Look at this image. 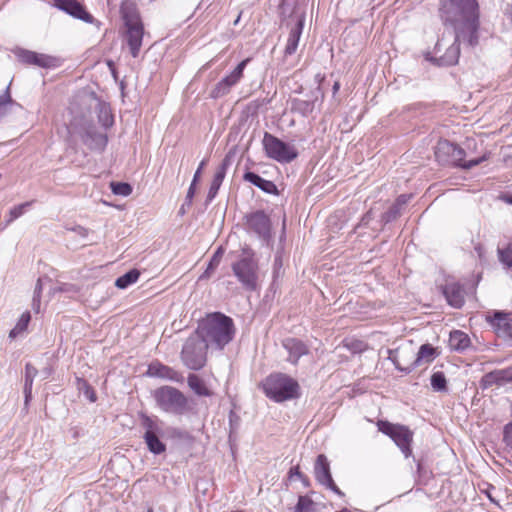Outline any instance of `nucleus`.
Instances as JSON below:
<instances>
[{
	"mask_svg": "<svg viewBox=\"0 0 512 512\" xmlns=\"http://www.w3.org/2000/svg\"><path fill=\"white\" fill-rule=\"evenodd\" d=\"M440 18L446 27L453 29V42L449 44L444 36L439 39L434 47L435 57L431 60L439 66H452L458 63L461 41L472 47L478 44V3L476 0H444Z\"/></svg>",
	"mask_w": 512,
	"mask_h": 512,
	"instance_id": "nucleus-1",
	"label": "nucleus"
},
{
	"mask_svg": "<svg viewBox=\"0 0 512 512\" xmlns=\"http://www.w3.org/2000/svg\"><path fill=\"white\" fill-rule=\"evenodd\" d=\"M195 333L207 343V347L223 349L233 339L235 328L230 317L215 312L199 323Z\"/></svg>",
	"mask_w": 512,
	"mask_h": 512,
	"instance_id": "nucleus-2",
	"label": "nucleus"
},
{
	"mask_svg": "<svg viewBox=\"0 0 512 512\" xmlns=\"http://www.w3.org/2000/svg\"><path fill=\"white\" fill-rule=\"evenodd\" d=\"M265 395L275 402H284L299 397V384L283 373L269 375L262 383Z\"/></svg>",
	"mask_w": 512,
	"mask_h": 512,
	"instance_id": "nucleus-3",
	"label": "nucleus"
},
{
	"mask_svg": "<svg viewBox=\"0 0 512 512\" xmlns=\"http://www.w3.org/2000/svg\"><path fill=\"white\" fill-rule=\"evenodd\" d=\"M435 157L439 163L453 164L463 169H471L486 160V155H483L480 158L465 161V151L448 140H441L437 143Z\"/></svg>",
	"mask_w": 512,
	"mask_h": 512,
	"instance_id": "nucleus-4",
	"label": "nucleus"
},
{
	"mask_svg": "<svg viewBox=\"0 0 512 512\" xmlns=\"http://www.w3.org/2000/svg\"><path fill=\"white\" fill-rule=\"evenodd\" d=\"M70 129L73 134L81 138L84 145L90 150L103 151L105 149L108 142L107 135L99 133L86 117L74 118L70 123Z\"/></svg>",
	"mask_w": 512,
	"mask_h": 512,
	"instance_id": "nucleus-5",
	"label": "nucleus"
},
{
	"mask_svg": "<svg viewBox=\"0 0 512 512\" xmlns=\"http://www.w3.org/2000/svg\"><path fill=\"white\" fill-rule=\"evenodd\" d=\"M207 343L196 333L191 335L184 343L181 359L185 366L191 370H199L206 363Z\"/></svg>",
	"mask_w": 512,
	"mask_h": 512,
	"instance_id": "nucleus-6",
	"label": "nucleus"
},
{
	"mask_svg": "<svg viewBox=\"0 0 512 512\" xmlns=\"http://www.w3.org/2000/svg\"><path fill=\"white\" fill-rule=\"evenodd\" d=\"M157 405L165 412L182 414L187 408V398L172 386H163L154 391Z\"/></svg>",
	"mask_w": 512,
	"mask_h": 512,
	"instance_id": "nucleus-7",
	"label": "nucleus"
},
{
	"mask_svg": "<svg viewBox=\"0 0 512 512\" xmlns=\"http://www.w3.org/2000/svg\"><path fill=\"white\" fill-rule=\"evenodd\" d=\"M262 143L266 156L279 163H290L298 156V152L293 145L283 142L268 132L264 133Z\"/></svg>",
	"mask_w": 512,
	"mask_h": 512,
	"instance_id": "nucleus-8",
	"label": "nucleus"
},
{
	"mask_svg": "<svg viewBox=\"0 0 512 512\" xmlns=\"http://www.w3.org/2000/svg\"><path fill=\"white\" fill-rule=\"evenodd\" d=\"M377 427L394 441L406 458L412 455L411 443L414 434L407 426L379 420Z\"/></svg>",
	"mask_w": 512,
	"mask_h": 512,
	"instance_id": "nucleus-9",
	"label": "nucleus"
},
{
	"mask_svg": "<svg viewBox=\"0 0 512 512\" xmlns=\"http://www.w3.org/2000/svg\"><path fill=\"white\" fill-rule=\"evenodd\" d=\"M232 269L235 276L247 290H256L258 264L254 258H241L232 265Z\"/></svg>",
	"mask_w": 512,
	"mask_h": 512,
	"instance_id": "nucleus-10",
	"label": "nucleus"
},
{
	"mask_svg": "<svg viewBox=\"0 0 512 512\" xmlns=\"http://www.w3.org/2000/svg\"><path fill=\"white\" fill-rule=\"evenodd\" d=\"M245 226L249 233L255 234L258 238L268 243L271 238V221L269 216L262 210L248 213L244 217Z\"/></svg>",
	"mask_w": 512,
	"mask_h": 512,
	"instance_id": "nucleus-11",
	"label": "nucleus"
},
{
	"mask_svg": "<svg viewBox=\"0 0 512 512\" xmlns=\"http://www.w3.org/2000/svg\"><path fill=\"white\" fill-rule=\"evenodd\" d=\"M388 359L394 364L395 368L401 372L409 374L418 365L415 363V352L410 345L400 346L396 349H388Z\"/></svg>",
	"mask_w": 512,
	"mask_h": 512,
	"instance_id": "nucleus-12",
	"label": "nucleus"
},
{
	"mask_svg": "<svg viewBox=\"0 0 512 512\" xmlns=\"http://www.w3.org/2000/svg\"><path fill=\"white\" fill-rule=\"evenodd\" d=\"M250 58H246L241 61L234 70L222 80H220L210 92V97L213 99L221 98L227 95L231 88L235 86L243 77V72Z\"/></svg>",
	"mask_w": 512,
	"mask_h": 512,
	"instance_id": "nucleus-13",
	"label": "nucleus"
},
{
	"mask_svg": "<svg viewBox=\"0 0 512 512\" xmlns=\"http://www.w3.org/2000/svg\"><path fill=\"white\" fill-rule=\"evenodd\" d=\"M314 475L315 479L326 488L332 490L338 495H343L341 490L336 486L333 481L331 472H330V464L327 457L324 454H319L316 458L314 465Z\"/></svg>",
	"mask_w": 512,
	"mask_h": 512,
	"instance_id": "nucleus-14",
	"label": "nucleus"
},
{
	"mask_svg": "<svg viewBox=\"0 0 512 512\" xmlns=\"http://www.w3.org/2000/svg\"><path fill=\"white\" fill-rule=\"evenodd\" d=\"M508 384H512V366L488 372L479 381V386L482 390L493 386L503 387Z\"/></svg>",
	"mask_w": 512,
	"mask_h": 512,
	"instance_id": "nucleus-15",
	"label": "nucleus"
},
{
	"mask_svg": "<svg viewBox=\"0 0 512 512\" xmlns=\"http://www.w3.org/2000/svg\"><path fill=\"white\" fill-rule=\"evenodd\" d=\"M54 6L86 23L93 22V16L76 0H54Z\"/></svg>",
	"mask_w": 512,
	"mask_h": 512,
	"instance_id": "nucleus-16",
	"label": "nucleus"
},
{
	"mask_svg": "<svg viewBox=\"0 0 512 512\" xmlns=\"http://www.w3.org/2000/svg\"><path fill=\"white\" fill-rule=\"evenodd\" d=\"M126 40L130 48L131 55L136 58L139 55L144 35V27L142 22L127 24Z\"/></svg>",
	"mask_w": 512,
	"mask_h": 512,
	"instance_id": "nucleus-17",
	"label": "nucleus"
},
{
	"mask_svg": "<svg viewBox=\"0 0 512 512\" xmlns=\"http://www.w3.org/2000/svg\"><path fill=\"white\" fill-rule=\"evenodd\" d=\"M286 27L289 29V36L287 39L284 54L285 56H291L296 52L298 47V43L304 27V16L299 15L297 17V23H287Z\"/></svg>",
	"mask_w": 512,
	"mask_h": 512,
	"instance_id": "nucleus-18",
	"label": "nucleus"
},
{
	"mask_svg": "<svg viewBox=\"0 0 512 512\" xmlns=\"http://www.w3.org/2000/svg\"><path fill=\"white\" fill-rule=\"evenodd\" d=\"M282 346L289 354L287 360L294 365L298 363L302 356L309 353V348L307 345L303 341L296 338L290 337L284 339L282 341Z\"/></svg>",
	"mask_w": 512,
	"mask_h": 512,
	"instance_id": "nucleus-19",
	"label": "nucleus"
},
{
	"mask_svg": "<svg viewBox=\"0 0 512 512\" xmlns=\"http://www.w3.org/2000/svg\"><path fill=\"white\" fill-rule=\"evenodd\" d=\"M443 295L449 305L461 308L465 303L464 290L459 283L448 282L442 287Z\"/></svg>",
	"mask_w": 512,
	"mask_h": 512,
	"instance_id": "nucleus-20",
	"label": "nucleus"
},
{
	"mask_svg": "<svg viewBox=\"0 0 512 512\" xmlns=\"http://www.w3.org/2000/svg\"><path fill=\"white\" fill-rule=\"evenodd\" d=\"M232 157L229 154H227L224 159L222 160L221 164L217 167L215 174L213 176L209 191H208V199L212 200L216 197L220 186L222 185V182L226 176L227 169L231 165Z\"/></svg>",
	"mask_w": 512,
	"mask_h": 512,
	"instance_id": "nucleus-21",
	"label": "nucleus"
},
{
	"mask_svg": "<svg viewBox=\"0 0 512 512\" xmlns=\"http://www.w3.org/2000/svg\"><path fill=\"white\" fill-rule=\"evenodd\" d=\"M319 96L323 95L321 93L320 87H317L314 91L311 92V96L308 99H293L291 104L292 111L297 112L302 116L310 115L315 108V103Z\"/></svg>",
	"mask_w": 512,
	"mask_h": 512,
	"instance_id": "nucleus-22",
	"label": "nucleus"
},
{
	"mask_svg": "<svg viewBox=\"0 0 512 512\" xmlns=\"http://www.w3.org/2000/svg\"><path fill=\"white\" fill-rule=\"evenodd\" d=\"M147 374L152 377H159L174 382H183V376L173 368L159 362H153L148 366Z\"/></svg>",
	"mask_w": 512,
	"mask_h": 512,
	"instance_id": "nucleus-23",
	"label": "nucleus"
},
{
	"mask_svg": "<svg viewBox=\"0 0 512 512\" xmlns=\"http://www.w3.org/2000/svg\"><path fill=\"white\" fill-rule=\"evenodd\" d=\"M279 9L285 26H287V23H297V17L299 15L305 17V11L298 7L296 0H282Z\"/></svg>",
	"mask_w": 512,
	"mask_h": 512,
	"instance_id": "nucleus-24",
	"label": "nucleus"
},
{
	"mask_svg": "<svg viewBox=\"0 0 512 512\" xmlns=\"http://www.w3.org/2000/svg\"><path fill=\"white\" fill-rule=\"evenodd\" d=\"M243 179L267 194L278 195L279 193L277 186L272 181L266 180L254 172H245Z\"/></svg>",
	"mask_w": 512,
	"mask_h": 512,
	"instance_id": "nucleus-25",
	"label": "nucleus"
},
{
	"mask_svg": "<svg viewBox=\"0 0 512 512\" xmlns=\"http://www.w3.org/2000/svg\"><path fill=\"white\" fill-rule=\"evenodd\" d=\"M120 13L125 25L141 22L136 3L132 0L122 1Z\"/></svg>",
	"mask_w": 512,
	"mask_h": 512,
	"instance_id": "nucleus-26",
	"label": "nucleus"
},
{
	"mask_svg": "<svg viewBox=\"0 0 512 512\" xmlns=\"http://www.w3.org/2000/svg\"><path fill=\"white\" fill-rule=\"evenodd\" d=\"M471 345L469 336L460 330H454L450 333L449 347L453 351L464 352Z\"/></svg>",
	"mask_w": 512,
	"mask_h": 512,
	"instance_id": "nucleus-27",
	"label": "nucleus"
},
{
	"mask_svg": "<svg viewBox=\"0 0 512 512\" xmlns=\"http://www.w3.org/2000/svg\"><path fill=\"white\" fill-rule=\"evenodd\" d=\"M486 320L491 324L496 333L499 335L512 319L509 317L508 313L503 311H494L492 314H488L486 316Z\"/></svg>",
	"mask_w": 512,
	"mask_h": 512,
	"instance_id": "nucleus-28",
	"label": "nucleus"
},
{
	"mask_svg": "<svg viewBox=\"0 0 512 512\" xmlns=\"http://www.w3.org/2000/svg\"><path fill=\"white\" fill-rule=\"evenodd\" d=\"M437 356L436 349L430 344H423L420 346L417 353H415L416 365L422 366L431 363Z\"/></svg>",
	"mask_w": 512,
	"mask_h": 512,
	"instance_id": "nucleus-29",
	"label": "nucleus"
},
{
	"mask_svg": "<svg viewBox=\"0 0 512 512\" xmlns=\"http://www.w3.org/2000/svg\"><path fill=\"white\" fill-rule=\"evenodd\" d=\"M37 369L30 363L25 366V384H24V396L25 405L27 406L32 397V385L35 376L37 375Z\"/></svg>",
	"mask_w": 512,
	"mask_h": 512,
	"instance_id": "nucleus-30",
	"label": "nucleus"
},
{
	"mask_svg": "<svg viewBox=\"0 0 512 512\" xmlns=\"http://www.w3.org/2000/svg\"><path fill=\"white\" fill-rule=\"evenodd\" d=\"M140 275H141L140 270H138L136 268L131 269L130 271H128L127 273L118 277L115 280V286L118 289L124 290V289L128 288L129 286L135 284L138 281Z\"/></svg>",
	"mask_w": 512,
	"mask_h": 512,
	"instance_id": "nucleus-31",
	"label": "nucleus"
},
{
	"mask_svg": "<svg viewBox=\"0 0 512 512\" xmlns=\"http://www.w3.org/2000/svg\"><path fill=\"white\" fill-rule=\"evenodd\" d=\"M143 438L150 452L161 454L166 450V446L160 441L158 433L145 432Z\"/></svg>",
	"mask_w": 512,
	"mask_h": 512,
	"instance_id": "nucleus-32",
	"label": "nucleus"
},
{
	"mask_svg": "<svg viewBox=\"0 0 512 512\" xmlns=\"http://www.w3.org/2000/svg\"><path fill=\"white\" fill-rule=\"evenodd\" d=\"M189 387L199 396H211V391L206 387L204 381L196 374H189L187 378Z\"/></svg>",
	"mask_w": 512,
	"mask_h": 512,
	"instance_id": "nucleus-33",
	"label": "nucleus"
},
{
	"mask_svg": "<svg viewBox=\"0 0 512 512\" xmlns=\"http://www.w3.org/2000/svg\"><path fill=\"white\" fill-rule=\"evenodd\" d=\"M431 387L435 392H447V380L443 372H434L430 379Z\"/></svg>",
	"mask_w": 512,
	"mask_h": 512,
	"instance_id": "nucleus-34",
	"label": "nucleus"
},
{
	"mask_svg": "<svg viewBox=\"0 0 512 512\" xmlns=\"http://www.w3.org/2000/svg\"><path fill=\"white\" fill-rule=\"evenodd\" d=\"M30 319H31L30 313L29 312H24L20 316V318H19L17 324L15 325V327L10 331L9 337L13 339V338H15L17 336V334H19L20 332L26 330V328H27V326H28V324L30 322Z\"/></svg>",
	"mask_w": 512,
	"mask_h": 512,
	"instance_id": "nucleus-35",
	"label": "nucleus"
},
{
	"mask_svg": "<svg viewBox=\"0 0 512 512\" xmlns=\"http://www.w3.org/2000/svg\"><path fill=\"white\" fill-rule=\"evenodd\" d=\"M13 100L10 95L9 87L0 95V119L10 112Z\"/></svg>",
	"mask_w": 512,
	"mask_h": 512,
	"instance_id": "nucleus-36",
	"label": "nucleus"
},
{
	"mask_svg": "<svg viewBox=\"0 0 512 512\" xmlns=\"http://www.w3.org/2000/svg\"><path fill=\"white\" fill-rule=\"evenodd\" d=\"M295 512H315V503L308 496H299Z\"/></svg>",
	"mask_w": 512,
	"mask_h": 512,
	"instance_id": "nucleus-37",
	"label": "nucleus"
},
{
	"mask_svg": "<svg viewBox=\"0 0 512 512\" xmlns=\"http://www.w3.org/2000/svg\"><path fill=\"white\" fill-rule=\"evenodd\" d=\"M33 65L43 68L54 67L56 65V58L46 54H40L35 52V59Z\"/></svg>",
	"mask_w": 512,
	"mask_h": 512,
	"instance_id": "nucleus-38",
	"label": "nucleus"
},
{
	"mask_svg": "<svg viewBox=\"0 0 512 512\" xmlns=\"http://www.w3.org/2000/svg\"><path fill=\"white\" fill-rule=\"evenodd\" d=\"M110 188L115 195L126 197L132 193L131 185L125 182H111Z\"/></svg>",
	"mask_w": 512,
	"mask_h": 512,
	"instance_id": "nucleus-39",
	"label": "nucleus"
},
{
	"mask_svg": "<svg viewBox=\"0 0 512 512\" xmlns=\"http://www.w3.org/2000/svg\"><path fill=\"white\" fill-rule=\"evenodd\" d=\"M99 121L105 128H108L113 124V117L110 114V110L104 104H99Z\"/></svg>",
	"mask_w": 512,
	"mask_h": 512,
	"instance_id": "nucleus-40",
	"label": "nucleus"
},
{
	"mask_svg": "<svg viewBox=\"0 0 512 512\" xmlns=\"http://www.w3.org/2000/svg\"><path fill=\"white\" fill-rule=\"evenodd\" d=\"M78 388L91 402L96 401V393L86 380L78 379Z\"/></svg>",
	"mask_w": 512,
	"mask_h": 512,
	"instance_id": "nucleus-41",
	"label": "nucleus"
},
{
	"mask_svg": "<svg viewBox=\"0 0 512 512\" xmlns=\"http://www.w3.org/2000/svg\"><path fill=\"white\" fill-rule=\"evenodd\" d=\"M14 54L19 59V61L26 64H33L35 59V52L17 48L14 50Z\"/></svg>",
	"mask_w": 512,
	"mask_h": 512,
	"instance_id": "nucleus-42",
	"label": "nucleus"
},
{
	"mask_svg": "<svg viewBox=\"0 0 512 512\" xmlns=\"http://www.w3.org/2000/svg\"><path fill=\"white\" fill-rule=\"evenodd\" d=\"M31 204H32V202H25V203L14 206L9 212L10 217L7 222L11 223L15 219L19 218L21 215H23V213L25 212V209L27 207H29Z\"/></svg>",
	"mask_w": 512,
	"mask_h": 512,
	"instance_id": "nucleus-43",
	"label": "nucleus"
},
{
	"mask_svg": "<svg viewBox=\"0 0 512 512\" xmlns=\"http://www.w3.org/2000/svg\"><path fill=\"white\" fill-rule=\"evenodd\" d=\"M401 214V208L395 203L382 215L385 223L395 220Z\"/></svg>",
	"mask_w": 512,
	"mask_h": 512,
	"instance_id": "nucleus-44",
	"label": "nucleus"
},
{
	"mask_svg": "<svg viewBox=\"0 0 512 512\" xmlns=\"http://www.w3.org/2000/svg\"><path fill=\"white\" fill-rule=\"evenodd\" d=\"M503 443L509 451H512V421L503 427Z\"/></svg>",
	"mask_w": 512,
	"mask_h": 512,
	"instance_id": "nucleus-45",
	"label": "nucleus"
},
{
	"mask_svg": "<svg viewBox=\"0 0 512 512\" xmlns=\"http://www.w3.org/2000/svg\"><path fill=\"white\" fill-rule=\"evenodd\" d=\"M219 263H220V258H211V260L207 266V269L199 277V279L202 280V279L209 278L211 276V274L213 273V271L218 267Z\"/></svg>",
	"mask_w": 512,
	"mask_h": 512,
	"instance_id": "nucleus-46",
	"label": "nucleus"
},
{
	"mask_svg": "<svg viewBox=\"0 0 512 512\" xmlns=\"http://www.w3.org/2000/svg\"><path fill=\"white\" fill-rule=\"evenodd\" d=\"M145 432L159 433L160 429L157 424L149 417H144L142 422Z\"/></svg>",
	"mask_w": 512,
	"mask_h": 512,
	"instance_id": "nucleus-47",
	"label": "nucleus"
},
{
	"mask_svg": "<svg viewBox=\"0 0 512 512\" xmlns=\"http://www.w3.org/2000/svg\"><path fill=\"white\" fill-rule=\"evenodd\" d=\"M70 231L75 233L77 236L81 238H86L89 234V230L83 226L77 225L72 228H69Z\"/></svg>",
	"mask_w": 512,
	"mask_h": 512,
	"instance_id": "nucleus-48",
	"label": "nucleus"
},
{
	"mask_svg": "<svg viewBox=\"0 0 512 512\" xmlns=\"http://www.w3.org/2000/svg\"><path fill=\"white\" fill-rule=\"evenodd\" d=\"M297 476L301 481H307V476L300 472L299 466H294L289 471V478Z\"/></svg>",
	"mask_w": 512,
	"mask_h": 512,
	"instance_id": "nucleus-49",
	"label": "nucleus"
},
{
	"mask_svg": "<svg viewBox=\"0 0 512 512\" xmlns=\"http://www.w3.org/2000/svg\"><path fill=\"white\" fill-rule=\"evenodd\" d=\"M411 198L412 194H401L397 197L395 204L402 208L410 201Z\"/></svg>",
	"mask_w": 512,
	"mask_h": 512,
	"instance_id": "nucleus-50",
	"label": "nucleus"
},
{
	"mask_svg": "<svg viewBox=\"0 0 512 512\" xmlns=\"http://www.w3.org/2000/svg\"><path fill=\"white\" fill-rule=\"evenodd\" d=\"M207 161L206 160H202L201 163L199 164V167L198 169L196 170L195 174H194V177H193V180L194 183H197V181L199 180L200 176H201V173H202V170L204 168V166L206 165Z\"/></svg>",
	"mask_w": 512,
	"mask_h": 512,
	"instance_id": "nucleus-51",
	"label": "nucleus"
},
{
	"mask_svg": "<svg viewBox=\"0 0 512 512\" xmlns=\"http://www.w3.org/2000/svg\"><path fill=\"white\" fill-rule=\"evenodd\" d=\"M41 304V297L33 296L32 308L35 312H39Z\"/></svg>",
	"mask_w": 512,
	"mask_h": 512,
	"instance_id": "nucleus-52",
	"label": "nucleus"
},
{
	"mask_svg": "<svg viewBox=\"0 0 512 512\" xmlns=\"http://www.w3.org/2000/svg\"><path fill=\"white\" fill-rule=\"evenodd\" d=\"M195 186H196V183H194V181H192V183L188 189L187 195H186V200H188L189 202H191V200L194 196Z\"/></svg>",
	"mask_w": 512,
	"mask_h": 512,
	"instance_id": "nucleus-53",
	"label": "nucleus"
},
{
	"mask_svg": "<svg viewBox=\"0 0 512 512\" xmlns=\"http://www.w3.org/2000/svg\"><path fill=\"white\" fill-rule=\"evenodd\" d=\"M41 294H42V283H41V278H38L36 285H35L33 296L41 297Z\"/></svg>",
	"mask_w": 512,
	"mask_h": 512,
	"instance_id": "nucleus-54",
	"label": "nucleus"
},
{
	"mask_svg": "<svg viewBox=\"0 0 512 512\" xmlns=\"http://www.w3.org/2000/svg\"><path fill=\"white\" fill-rule=\"evenodd\" d=\"M503 266L507 269H512V258H500Z\"/></svg>",
	"mask_w": 512,
	"mask_h": 512,
	"instance_id": "nucleus-55",
	"label": "nucleus"
},
{
	"mask_svg": "<svg viewBox=\"0 0 512 512\" xmlns=\"http://www.w3.org/2000/svg\"><path fill=\"white\" fill-rule=\"evenodd\" d=\"M500 199L504 201L507 204L512 205V195L509 194H503L500 196Z\"/></svg>",
	"mask_w": 512,
	"mask_h": 512,
	"instance_id": "nucleus-56",
	"label": "nucleus"
},
{
	"mask_svg": "<svg viewBox=\"0 0 512 512\" xmlns=\"http://www.w3.org/2000/svg\"><path fill=\"white\" fill-rule=\"evenodd\" d=\"M41 373L43 375V379H46L51 375L52 370H51V368L47 367V368L43 369Z\"/></svg>",
	"mask_w": 512,
	"mask_h": 512,
	"instance_id": "nucleus-57",
	"label": "nucleus"
},
{
	"mask_svg": "<svg viewBox=\"0 0 512 512\" xmlns=\"http://www.w3.org/2000/svg\"><path fill=\"white\" fill-rule=\"evenodd\" d=\"M339 89H340V83L338 81H336L332 88L333 94H336L339 91Z\"/></svg>",
	"mask_w": 512,
	"mask_h": 512,
	"instance_id": "nucleus-58",
	"label": "nucleus"
},
{
	"mask_svg": "<svg viewBox=\"0 0 512 512\" xmlns=\"http://www.w3.org/2000/svg\"><path fill=\"white\" fill-rule=\"evenodd\" d=\"M222 254V250H221V247H219L214 253L212 256H215V257H218V256H221Z\"/></svg>",
	"mask_w": 512,
	"mask_h": 512,
	"instance_id": "nucleus-59",
	"label": "nucleus"
},
{
	"mask_svg": "<svg viewBox=\"0 0 512 512\" xmlns=\"http://www.w3.org/2000/svg\"><path fill=\"white\" fill-rule=\"evenodd\" d=\"M485 493H486L487 497H488L492 502H494V501H495L489 489H488Z\"/></svg>",
	"mask_w": 512,
	"mask_h": 512,
	"instance_id": "nucleus-60",
	"label": "nucleus"
},
{
	"mask_svg": "<svg viewBox=\"0 0 512 512\" xmlns=\"http://www.w3.org/2000/svg\"><path fill=\"white\" fill-rule=\"evenodd\" d=\"M498 254H499V256H501V257L507 256V255L504 253V251H503V250H501V249H498Z\"/></svg>",
	"mask_w": 512,
	"mask_h": 512,
	"instance_id": "nucleus-61",
	"label": "nucleus"
},
{
	"mask_svg": "<svg viewBox=\"0 0 512 512\" xmlns=\"http://www.w3.org/2000/svg\"><path fill=\"white\" fill-rule=\"evenodd\" d=\"M240 16H241V14H239L238 17L235 19V21L233 23L234 25H237L239 23Z\"/></svg>",
	"mask_w": 512,
	"mask_h": 512,
	"instance_id": "nucleus-62",
	"label": "nucleus"
},
{
	"mask_svg": "<svg viewBox=\"0 0 512 512\" xmlns=\"http://www.w3.org/2000/svg\"><path fill=\"white\" fill-rule=\"evenodd\" d=\"M302 482H303V484H304L305 486H308V485H309V480H308V479H307V481H302Z\"/></svg>",
	"mask_w": 512,
	"mask_h": 512,
	"instance_id": "nucleus-63",
	"label": "nucleus"
},
{
	"mask_svg": "<svg viewBox=\"0 0 512 512\" xmlns=\"http://www.w3.org/2000/svg\"><path fill=\"white\" fill-rule=\"evenodd\" d=\"M275 264H276V265H277V264H279V265H280L281 263H280V261L276 260V261H275Z\"/></svg>",
	"mask_w": 512,
	"mask_h": 512,
	"instance_id": "nucleus-64",
	"label": "nucleus"
}]
</instances>
